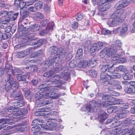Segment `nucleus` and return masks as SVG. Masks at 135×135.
Here are the masks:
<instances>
[{
    "mask_svg": "<svg viewBox=\"0 0 135 135\" xmlns=\"http://www.w3.org/2000/svg\"><path fill=\"white\" fill-rule=\"evenodd\" d=\"M124 12L123 9H122L119 11H115L110 16V18L113 19V20L108 21V24L109 26H113L119 25L120 22H122L124 18Z\"/></svg>",
    "mask_w": 135,
    "mask_h": 135,
    "instance_id": "nucleus-1",
    "label": "nucleus"
},
{
    "mask_svg": "<svg viewBox=\"0 0 135 135\" xmlns=\"http://www.w3.org/2000/svg\"><path fill=\"white\" fill-rule=\"evenodd\" d=\"M88 106H84L81 108V110L86 112L88 114H89L90 113L95 112V110H97L96 108L99 107L100 103L94 100L90 102Z\"/></svg>",
    "mask_w": 135,
    "mask_h": 135,
    "instance_id": "nucleus-2",
    "label": "nucleus"
},
{
    "mask_svg": "<svg viewBox=\"0 0 135 135\" xmlns=\"http://www.w3.org/2000/svg\"><path fill=\"white\" fill-rule=\"evenodd\" d=\"M52 82H51L50 83L48 84L45 83L41 84L38 86V89L43 91H49L57 92L58 89L52 85Z\"/></svg>",
    "mask_w": 135,
    "mask_h": 135,
    "instance_id": "nucleus-3",
    "label": "nucleus"
},
{
    "mask_svg": "<svg viewBox=\"0 0 135 135\" xmlns=\"http://www.w3.org/2000/svg\"><path fill=\"white\" fill-rule=\"evenodd\" d=\"M31 27L28 26L24 27V29L22 32V36H24L23 38L28 42L33 40V38L34 37V34L33 33H29L28 32L31 31Z\"/></svg>",
    "mask_w": 135,
    "mask_h": 135,
    "instance_id": "nucleus-4",
    "label": "nucleus"
},
{
    "mask_svg": "<svg viewBox=\"0 0 135 135\" xmlns=\"http://www.w3.org/2000/svg\"><path fill=\"white\" fill-rule=\"evenodd\" d=\"M63 49L62 47L57 48L56 55L55 57H57V60H58V62L59 63L63 61V60L62 59L64 58L65 56V53L63 52Z\"/></svg>",
    "mask_w": 135,
    "mask_h": 135,
    "instance_id": "nucleus-5",
    "label": "nucleus"
},
{
    "mask_svg": "<svg viewBox=\"0 0 135 135\" xmlns=\"http://www.w3.org/2000/svg\"><path fill=\"white\" fill-rule=\"evenodd\" d=\"M130 4L129 2L127 0H123L118 2L115 5L116 9L118 10L127 7Z\"/></svg>",
    "mask_w": 135,
    "mask_h": 135,
    "instance_id": "nucleus-6",
    "label": "nucleus"
},
{
    "mask_svg": "<svg viewBox=\"0 0 135 135\" xmlns=\"http://www.w3.org/2000/svg\"><path fill=\"white\" fill-rule=\"evenodd\" d=\"M57 123L56 121H52L50 122L48 124H42L41 127L45 129L50 130H53L57 126Z\"/></svg>",
    "mask_w": 135,
    "mask_h": 135,
    "instance_id": "nucleus-7",
    "label": "nucleus"
},
{
    "mask_svg": "<svg viewBox=\"0 0 135 135\" xmlns=\"http://www.w3.org/2000/svg\"><path fill=\"white\" fill-rule=\"evenodd\" d=\"M2 13H4L3 15H2V16H4L7 14L8 15L7 17L9 18V20L12 21H14L16 19L17 17L18 16L19 13L18 12L16 13H13L12 11H10L7 12L6 11H3Z\"/></svg>",
    "mask_w": 135,
    "mask_h": 135,
    "instance_id": "nucleus-8",
    "label": "nucleus"
},
{
    "mask_svg": "<svg viewBox=\"0 0 135 135\" xmlns=\"http://www.w3.org/2000/svg\"><path fill=\"white\" fill-rule=\"evenodd\" d=\"M10 97L14 98L15 100H17L20 98H21L22 96L21 95V91L19 90H14L11 91Z\"/></svg>",
    "mask_w": 135,
    "mask_h": 135,
    "instance_id": "nucleus-9",
    "label": "nucleus"
},
{
    "mask_svg": "<svg viewBox=\"0 0 135 135\" xmlns=\"http://www.w3.org/2000/svg\"><path fill=\"white\" fill-rule=\"evenodd\" d=\"M39 122V120L38 119L34 120L32 122V124L35 126L31 128V131L34 133H36L38 132L40 129V127L36 124Z\"/></svg>",
    "mask_w": 135,
    "mask_h": 135,
    "instance_id": "nucleus-10",
    "label": "nucleus"
},
{
    "mask_svg": "<svg viewBox=\"0 0 135 135\" xmlns=\"http://www.w3.org/2000/svg\"><path fill=\"white\" fill-rule=\"evenodd\" d=\"M108 52V56H110L113 54L116 53L117 51V49L116 47L114 45H112L108 49L107 48Z\"/></svg>",
    "mask_w": 135,
    "mask_h": 135,
    "instance_id": "nucleus-11",
    "label": "nucleus"
},
{
    "mask_svg": "<svg viewBox=\"0 0 135 135\" xmlns=\"http://www.w3.org/2000/svg\"><path fill=\"white\" fill-rule=\"evenodd\" d=\"M49 92L46 93V95L53 99H57L60 97L61 94L59 93L57 94L55 93L54 91H50Z\"/></svg>",
    "mask_w": 135,
    "mask_h": 135,
    "instance_id": "nucleus-12",
    "label": "nucleus"
},
{
    "mask_svg": "<svg viewBox=\"0 0 135 135\" xmlns=\"http://www.w3.org/2000/svg\"><path fill=\"white\" fill-rule=\"evenodd\" d=\"M129 111L127 110H124L118 114L116 115L115 117V118L116 120H119L126 117V114L128 113Z\"/></svg>",
    "mask_w": 135,
    "mask_h": 135,
    "instance_id": "nucleus-13",
    "label": "nucleus"
},
{
    "mask_svg": "<svg viewBox=\"0 0 135 135\" xmlns=\"http://www.w3.org/2000/svg\"><path fill=\"white\" fill-rule=\"evenodd\" d=\"M62 78V76L59 75H56L54 76L53 78V81L56 83H58L60 85L64 84V83L60 79Z\"/></svg>",
    "mask_w": 135,
    "mask_h": 135,
    "instance_id": "nucleus-14",
    "label": "nucleus"
},
{
    "mask_svg": "<svg viewBox=\"0 0 135 135\" xmlns=\"http://www.w3.org/2000/svg\"><path fill=\"white\" fill-rule=\"evenodd\" d=\"M58 59L57 57L55 56L54 57H51L47 61L46 63L47 64L49 68H51L54 67L53 64L54 63L56 60Z\"/></svg>",
    "mask_w": 135,
    "mask_h": 135,
    "instance_id": "nucleus-15",
    "label": "nucleus"
},
{
    "mask_svg": "<svg viewBox=\"0 0 135 135\" xmlns=\"http://www.w3.org/2000/svg\"><path fill=\"white\" fill-rule=\"evenodd\" d=\"M33 40H31L30 41H31L32 42L31 43H32V44H31L30 42V44L29 45H36V46H33L35 49H35L36 48H37L40 47L42 44L43 42V40L42 39H40L37 41L36 42H33L34 40L33 39Z\"/></svg>",
    "mask_w": 135,
    "mask_h": 135,
    "instance_id": "nucleus-16",
    "label": "nucleus"
},
{
    "mask_svg": "<svg viewBox=\"0 0 135 135\" xmlns=\"http://www.w3.org/2000/svg\"><path fill=\"white\" fill-rule=\"evenodd\" d=\"M111 98V100H109V102L113 104H122L123 102L121 100L115 99L114 97H110Z\"/></svg>",
    "mask_w": 135,
    "mask_h": 135,
    "instance_id": "nucleus-17",
    "label": "nucleus"
},
{
    "mask_svg": "<svg viewBox=\"0 0 135 135\" xmlns=\"http://www.w3.org/2000/svg\"><path fill=\"white\" fill-rule=\"evenodd\" d=\"M124 90L127 93L133 94L135 92V87H133L132 86H129V87L125 86Z\"/></svg>",
    "mask_w": 135,
    "mask_h": 135,
    "instance_id": "nucleus-18",
    "label": "nucleus"
},
{
    "mask_svg": "<svg viewBox=\"0 0 135 135\" xmlns=\"http://www.w3.org/2000/svg\"><path fill=\"white\" fill-rule=\"evenodd\" d=\"M23 114L22 111L20 110H18L17 111L16 113H11L8 114V117L11 118H18V116H19V115H22Z\"/></svg>",
    "mask_w": 135,
    "mask_h": 135,
    "instance_id": "nucleus-19",
    "label": "nucleus"
},
{
    "mask_svg": "<svg viewBox=\"0 0 135 135\" xmlns=\"http://www.w3.org/2000/svg\"><path fill=\"white\" fill-rule=\"evenodd\" d=\"M107 117L106 113L103 112L102 113L99 114L98 115V119L100 122H103V121L106 119Z\"/></svg>",
    "mask_w": 135,
    "mask_h": 135,
    "instance_id": "nucleus-20",
    "label": "nucleus"
},
{
    "mask_svg": "<svg viewBox=\"0 0 135 135\" xmlns=\"http://www.w3.org/2000/svg\"><path fill=\"white\" fill-rule=\"evenodd\" d=\"M100 77L101 80H111V76L110 75L106 73H101Z\"/></svg>",
    "mask_w": 135,
    "mask_h": 135,
    "instance_id": "nucleus-21",
    "label": "nucleus"
},
{
    "mask_svg": "<svg viewBox=\"0 0 135 135\" xmlns=\"http://www.w3.org/2000/svg\"><path fill=\"white\" fill-rule=\"evenodd\" d=\"M12 66L8 64H5V67L4 69V71L5 73H10L13 69Z\"/></svg>",
    "mask_w": 135,
    "mask_h": 135,
    "instance_id": "nucleus-22",
    "label": "nucleus"
},
{
    "mask_svg": "<svg viewBox=\"0 0 135 135\" xmlns=\"http://www.w3.org/2000/svg\"><path fill=\"white\" fill-rule=\"evenodd\" d=\"M9 73H5L6 78L7 81V82L12 83L14 79L12 76Z\"/></svg>",
    "mask_w": 135,
    "mask_h": 135,
    "instance_id": "nucleus-23",
    "label": "nucleus"
},
{
    "mask_svg": "<svg viewBox=\"0 0 135 135\" xmlns=\"http://www.w3.org/2000/svg\"><path fill=\"white\" fill-rule=\"evenodd\" d=\"M83 54V50L81 49L78 50L76 54V55L75 57L77 59H81L82 56Z\"/></svg>",
    "mask_w": 135,
    "mask_h": 135,
    "instance_id": "nucleus-24",
    "label": "nucleus"
},
{
    "mask_svg": "<svg viewBox=\"0 0 135 135\" xmlns=\"http://www.w3.org/2000/svg\"><path fill=\"white\" fill-rule=\"evenodd\" d=\"M22 73V71L20 69L16 68H15L14 69L13 68L12 71V73L14 75H19L21 74Z\"/></svg>",
    "mask_w": 135,
    "mask_h": 135,
    "instance_id": "nucleus-25",
    "label": "nucleus"
},
{
    "mask_svg": "<svg viewBox=\"0 0 135 135\" xmlns=\"http://www.w3.org/2000/svg\"><path fill=\"white\" fill-rule=\"evenodd\" d=\"M111 6V5L109 3L104 5L99 8V11L100 12L105 11L110 8Z\"/></svg>",
    "mask_w": 135,
    "mask_h": 135,
    "instance_id": "nucleus-26",
    "label": "nucleus"
},
{
    "mask_svg": "<svg viewBox=\"0 0 135 135\" xmlns=\"http://www.w3.org/2000/svg\"><path fill=\"white\" fill-rule=\"evenodd\" d=\"M32 49H35V48L33 47H30L22 51L24 57L29 55L30 53L32 52Z\"/></svg>",
    "mask_w": 135,
    "mask_h": 135,
    "instance_id": "nucleus-27",
    "label": "nucleus"
},
{
    "mask_svg": "<svg viewBox=\"0 0 135 135\" xmlns=\"http://www.w3.org/2000/svg\"><path fill=\"white\" fill-rule=\"evenodd\" d=\"M64 68L61 65L59 64L56 66L54 70L56 74V73L60 72L64 70Z\"/></svg>",
    "mask_w": 135,
    "mask_h": 135,
    "instance_id": "nucleus-28",
    "label": "nucleus"
},
{
    "mask_svg": "<svg viewBox=\"0 0 135 135\" xmlns=\"http://www.w3.org/2000/svg\"><path fill=\"white\" fill-rule=\"evenodd\" d=\"M29 14L28 11H25L23 12L22 14H21V17L20 18L19 21L20 22L22 21L23 20L27 17Z\"/></svg>",
    "mask_w": 135,
    "mask_h": 135,
    "instance_id": "nucleus-29",
    "label": "nucleus"
},
{
    "mask_svg": "<svg viewBox=\"0 0 135 135\" xmlns=\"http://www.w3.org/2000/svg\"><path fill=\"white\" fill-rule=\"evenodd\" d=\"M12 83L7 82L5 85V89L7 92H11L13 90L12 89L11 87V85Z\"/></svg>",
    "mask_w": 135,
    "mask_h": 135,
    "instance_id": "nucleus-30",
    "label": "nucleus"
},
{
    "mask_svg": "<svg viewBox=\"0 0 135 135\" xmlns=\"http://www.w3.org/2000/svg\"><path fill=\"white\" fill-rule=\"evenodd\" d=\"M11 37V36H8V35L5 33H3L2 32L0 31V39L1 40H2V39L6 40L8 38H9Z\"/></svg>",
    "mask_w": 135,
    "mask_h": 135,
    "instance_id": "nucleus-31",
    "label": "nucleus"
},
{
    "mask_svg": "<svg viewBox=\"0 0 135 135\" xmlns=\"http://www.w3.org/2000/svg\"><path fill=\"white\" fill-rule=\"evenodd\" d=\"M122 135H135V129L133 128L128 130L124 134Z\"/></svg>",
    "mask_w": 135,
    "mask_h": 135,
    "instance_id": "nucleus-32",
    "label": "nucleus"
},
{
    "mask_svg": "<svg viewBox=\"0 0 135 135\" xmlns=\"http://www.w3.org/2000/svg\"><path fill=\"white\" fill-rule=\"evenodd\" d=\"M128 30V25L126 23H124L123 25L120 30L121 33H125Z\"/></svg>",
    "mask_w": 135,
    "mask_h": 135,
    "instance_id": "nucleus-33",
    "label": "nucleus"
},
{
    "mask_svg": "<svg viewBox=\"0 0 135 135\" xmlns=\"http://www.w3.org/2000/svg\"><path fill=\"white\" fill-rule=\"evenodd\" d=\"M107 50V48H105L101 51L100 53V58H104L106 55H108V52Z\"/></svg>",
    "mask_w": 135,
    "mask_h": 135,
    "instance_id": "nucleus-34",
    "label": "nucleus"
},
{
    "mask_svg": "<svg viewBox=\"0 0 135 135\" xmlns=\"http://www.w3.org/2000/svg\"><path fill=\"white\" fill-rule=\"evenodd\" d=\"M111 79L115 78H120L121 77V75L119 73L113 72L110 74Z\"/></svg>",
    "mask_w": 135,
    "mask_h": 135,
    "instance_id": "nucleus-35",
    "label": "nucleus"
},
{
    "mask_svg": "<svg viewBox=\"0 0 135 135\" xmlns=\"http://www.w3.org/2000/svg\"><path fill=\"white\" fill-rule=\"evenodd\" d=\"M11 86L13 90H17L18 89L19 86V83L13 80V82L12 83Z\"/></svg>",
    "mask_w": 135,
    "mask_h": 135,
    "instance_id": "nucleus-36",
    "label": "nucleus"
},
{
    "mask_svg": "<svg viewBox=\"0 0 135 135\" xmlns=\"http://www.w3.org/2000/svg\"><path fill=\"white\" fill-rule=\"evenodd\" d=\"M35 18L37 19H42L44 17V16L42 13L40 12H36L34 14Z\"/></svg>",
    "mask_w": 135,
    "mask_h": 135,
    "instance_id": "nucleus-37",
    "label": "nucleus"
},
{
    "mask_svg": "<svg viewBox=\"0 0 135 135\" xmlns=\"http://www.w3.org/2000/svg\"><path fill=\"white\" fill-rule=\"evenodd\" d=\"M27 78L26 75H17L16 76L17 80L19 81H25Z\"/></svg>",
    "mask_w": 135,
    "mask_h": 135,
    "instance_id": "nucleus-38",
    "label": "nucleus"
},
{
    "mask_svg": "<svg viewBox=\"0 0 135 135\" xmlns=\"http://www.w3.org/2000/svg\"><path fill=\"white\" fill-rule=\"evenodd\" d=\"M55 73L54 70H50L49 71L46 72L44 74V76L45 77H47L52 76Z\"/></svg>",
    "mask_w": 135,
    "mask_h": 135,
    "instance_id": "nucleus-39",
    "label": "nucleus"
},
{
    "mask_svg": "<svg viewBox=\"0 0 135 135\" xmlns=\"http://www.w3.org/2000/svg\"><path fill=\"white\" fill-rule=\"evenodd\" d=\"M43 3L41 2H36L35 4V7L36 10H39L41 9L43 6Z\"/></svg>",
    "mask_w": 135,
    "mask_h": 135,
    "instance_id": "nucleus-40",
    "label": "nucleus"
},
{
    "mask_svg": "<svg viewBox=\"0 0 135 135\" xmlns=\"http://www.w3.org/2000/svg\"><path fill=\"white\" fill-rule=\"evenodd\" d=\"M62 78L65 80H67L70 78V75L69 73L64 72L62 74Z\"/></svg>",
    "mask_w": 135,
    "mask_h": 135,
    "instance_id": "nucleus-41",
    "label": "nucleus"
},
{
    "mask_svg": "<svg viewBox=\"0 0 135 135\" xmlns=\"http://www.w3.org/2000/svg\"><path fill=\"white\" fill-rule=\"evenodd\" d=\"M97 46V45L96 43L93 44L90 49V52L92 53L96 50H98Z\"/></svg>",
    "mask_w": 135,
    "mask_h": 135,
    "instance_id": "nucleus-42",
    "label": "nucleus"
},
{
    "mask_svg": "<svg viewBox=\"0 0 135 135\" xmlns=\"http://www.w3.org/2000/svg\"><path fill=\"white\" fill-rule=\"evenodd\" d=\"M57 48L55 46H53L50 47V52H51L52 55H53L56 53Z\"/></svg>",
    "mask_w": 135,
    "mask_h": 135,
    "instance_id": "nucleus-43",
    "label": "nucleus"
},
{
    "mask_svg": "<svg viewBox=\"0 0 135 135\" xmlns=\"http://www.w3.org/2000/svg\"><path fill=\"white\" fill-rule=\"evenodd\" d=\"M31 31H36L39 29V27L38 25L35 24L33 25L31 27Z\"/></svg>",
    "mask_w": 135,
    "mask_h": 135,
    "instance_id": "nucleus-44",
    "label": "nucleus"
},
{
    "mask_svg": "<svg viewBox=\"0 0 135 135\" xmlns=\"http://www.w3.org/2000/svg\"><path fill=\"white\" fill-rule=\"evenodd\" d=\"M118 120H112V126H113V127H115L118 126L120 124V121Z\"/></svg>",
    "mask_w": 135,
    "mask_h": 135,
    "instance_id": "nucleus-45",
    "label": "nucleus"
},
{
    "mask_svg": "<svg viewBox=\"0 0 135 135\" xmlns=\"http://www.w3.org/2000/svg\"><path fill=\"white\" fill-rule=\"evenodd\" d=\"M76 61L74 60H72L69 63V66L71 68H74L76 67Z\"/></svg>",
    "mask_w": 135,
    "mask_h": 135,
    "instance_id": "nucleus-46",
    "label": "nucleus"
},
{
    "mask_svg": "<svg viewBox=\"0 0 135 135\" xmlns=\"http://www.w3.org/2000/svg\"><path fill=\"white\" fill-rule=\"evenodd\" d=\"M120 56L118 54H115L113 55L111 57L112 60L114 61H116L117 63V61L119 59Z\"/></svg>",
    "mask_w": 135,
    "mask_h": 135,
    "instance_id": "nucleus-47",
    "label": "nucleus"
},
{
    "mask_svg": "<svg viewBox=\"0 0 135 135\" xmlns=\"http://www.w3.org/2000/svg\"><path fill=\"white\" fill-rule=\"evenodd\" d=\"M11 120L10 119L8 118H2V124H7L11 123Z\"/></svg>",
    "mask_w": 135,
    "mask_h": 135,
    "instance_id": "nucleus-48",
    "label": "nucleus"
},
{
    "mask_svg": "<svg viewBox=\"0 0 135 135\" xmlns=\"http://www.w3.org/2000/svg\"><path fill=\"white\" fill-rule=\"evenodd\" d=\"M112 31L108 30L103 29L102 31V34L103 35H109L111 33Z\"/></svg>",
    "mask_w": 135,
    "mask_h": 135,
    "instance_id": "nucleus-49",
    "label": "nucleus"
},
{
    "mask_svg": "<svg viewBox=\"0 0 135 135\" xmlns=\"http://www.w3.org/2000/svg\"><path fill=\"white\" fill-rule=\"evenodd\" d=\"M49 21L47 19H45L41 22V23L42 26H45L49 24Z\"/></svg>",
    "mask_w": 135,
    "mask_h": 135,
    "instance_id": "nucleus-50",
    "label": "nucleus"
},
{
    "mask_svg": "<svg viewBox=\"0 0 135 135\" xmlns=\"http://www.w3.org/2000/svg\"><path fill=\"white\" fill-rule=\"evenodd\" d=\"M109 101H106L100 104L99 106H103V107H106L107 108L108 107V106L109 105L110 103H108Z\"/></svg>",
    "mask_w": 135,
    "mask_h": 135,
    "instance_id": "nucleus-51",
    "label": "nucleus"
},
{
    "mask_svg": "<svg viewBox=\"0 0 135 135\" xmlns=\"http://www.w3.org/2000/svg\"><path fill=\"white\" fill-rule=\"evenodd\" d=\"M83 13H79L76 16V19L78 20H81L83 17Z\"/></svg>",
    "mask_w": 135,
    "mask_h": 135,
    "instance_id": "nucleus-52",
    "label": "nucleus"
},
{
    "mask_svg": "<svg viewBox=\"0 0 135 135\" xmlns=\"http://www.w3.org/2000/svg\"><path fill=\"white\" fill-rule=\"evenodd\" d=\"M28 2H27V3L25 2H24L20 1V9H22L24 8V7L26 5L28 6L29 4H28Z\"/></svg>",
    "mask_w": 135,
    "mask_h": 135,
    "instance_id": "nucleus-53",
    "label": "nucleus"
},
{
    "mask_svg": "<svg viewBox=\"0 0 135 135\" xmlns=\"http://www.w3.org/2000/svg\"><path fill=\"white\" fill-rule=\"evenodd\" d=\"M109 67L106 65H104L101 69L102 73H105L107 70H108Z\"/></svg>",
    "mask_w": 135,
    "mask_h": 135,
    "instance_id": "nucleus-54",
    "label": "nucleus"
},
{
    "mask_svg": "<svg viewBox=\"0 0 135 135\" xmlns=\"http://www.w3.org/2000/svg\"><path fill=\"white\" fill-rule=\"evenodd\" d=\"M117 70L119 71H124L126 70V68L124 66L120 65L117 68Z\"/></svg>",
    "mask_w": 135,
    "mask_h": 135,
    "instance_id": "nucleus-55",
    "label": "nucleus"
},
{
    "mask_svg": "<svg viewBox=\"0 0 135 135\" xmlns=\"http://www.w3.org/2000/svg\"><path fill=\"white\" fill-rule=\"evenodd\" d=\"M97 45L98 49L99 50L101 49L103 47V43L100 41L96 43Z\"/></svg>",
    "mask_w": 135,
    "mask_h": 135,
    "instance_id": "nucleus-56",
    "label": "nucleus"
},
{
    "mask_svg": "<svg viewBox=\"0 0 135 135\" xmlns=\"http://www.w3.org/2000/svg\"><path fill=\"white\" fill-rule=\"evenodd\" d=\"M89 73L90 75L91 76L93 77H96L97 74L96 71L93 70H91L89 71Z\"/></svg>",
    "mask_w": 135,
    "mask_h": 135,
    "instance_id": "nucleus-57",
    "label": "nucleus"
},
{
    "mask_svg": "<svg viewBox=\"0 0 135 135\" xmlns=\"http://www.w3.org/2000/svg\"><path fill=\"white\" fill-rule=\"evenodd\" d=\"M48 30L47 29H44L40 32V34L41 35L44 36L48 32Z\"/></svg>",
    "mask_w": 135,
    "mask_h": 135,
    "instance_id": "nucleus-58",
    "label": "nucleus"
},
{
    "mask_svg": "<svg viewBox=\"0 0 135 135\" xmlns=\"http://www.w3.org/2000/svg\"><path fill=\"white\" fill-rule=\"evenodd\" d=\"M126 59L124 57H122L120 58L119 57V59L117 61V63H123L126 61Z\"/></svg>",
    "mask_w": 135,
    "mask_h": 135,
    "instance_id": "nucleus-59",
    "label": "nucleus"
},
{
    "mask_svg": "<svg viewBox=\"0 0 135 135\" xmlns=\"http://www.w3.org/2000/svg\"><path fill=\"white\" fill-rule=\"evenodd\" d=\"M115 105L113 104L110 103L109 105V107H110V108H111L113 109V111L114 110L118 109V106H115Z\"/></svg>",
    "mask_w": 135,
    "mask_h": 135,
    "instance_id": "nucleus-60",
    "label": "nucleus"
},
{
    "mask_svg": "<svg viewBox=\"0 0 135 135\" xmlns=\"http://www.w3.org/2000/svg\"><path fill=\"white\" fill-rule=\"evenodd\" d=\"M110 97H112L109 95H104L102 97V99H104V100H111V98Z\"/></svg>",
    "mask_w": 135,
    "mask_h": 135,
    "instance_id": "nucleus-61",
    "label": "nucleus"
},
{
    "mask_svg": "<svg viewBox=\"0 0 135 135\" xmlns=\"http://www.w3.org/2000/svg\"><path fill=\"white\" fill-rule=\"evenodd\" d=\"M118 81L112 79L110 81V85L114 86Z\"/></svg>",
    "mask_w": 135,
    "mask_h": 135,
    "instance_id": "nucleus-62",
    "label": "nucleus"
},
{
    "mask_svg": "<svg viewBox=\"0 0 135 135\" xmlns=\"http://www.w3.org/2000/svg\"><path fill=\"white\" fill-rule=\"evenodd\" d=\"M28 10L31 12H35L37 11L35 7L31 6L29 7L28 8Z\"/></svg>",
    "mask_w": 135,
    "mask_h": 135,
    "instance_id": "nucleus-63",
    "label": "nucleus"
},
{
    "mask_svg": "<svg viewBox=\"0 0 135 135\" xmlns=\"http://www.w3.org/2000/svg\"><path fill=\"white\" fill-rule=\"evenodd\" d=\"M117 130L114 129L112 131H110L109 132V134L108 135H116L117 133Z\"/></svg>",
    "mask_w": 135,
    "mask_h": 135,
    "instance_id": "nucleus-64",
    "label": "nucleus"
}]
</instances>
